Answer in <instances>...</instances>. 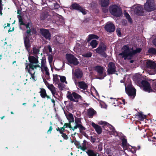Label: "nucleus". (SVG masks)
Returning <instances> with one entry per match:
<instances>
[{
  "label": "nucleus",
  "mask_w": 156,
  "mask_h": 156,
  "mask_svg": "<svg viewBox=\"0 0 156 156\" xmlns=\"http://www.w3.org/2000/svg\"><path fill=\"white\" fill-rule=\"evenodd\" d=\"M116 67L115 64L112 62H110L108 66L107 72L109 74H112L115 71Z\"/></svg>",
  "instance_id": "f3484780"
},
{
  "label": "nucleus",
  "mask_w": 156,
  "mask_h": 156,
  "mask_svg": "<svg viewBox=\"0 0 156 156\" xmlns=\"http://www.w3.org/2000/svg\"><path fill=\"white\" fill-rule=\"evenodd\" d=\"M86 152L88 156H97L96 154L92 150H89Z\"/></svg>",
  "instance_id": "473e14b6"
},
{
  "label": "nucleus",
  "mask_w": 156,
  "mask_h": 156,
  "mask_svg": "<svg viewBox=\"0 0 156 156\" xmlns=\"http://www.w3.org/2000/svg\"><path fill=\"white\" fill-rule=\"evenodd\" d=\"M48 16V14L47 12H43L41 15V20H44Z\"/></svg>",
  "instance_id": "f704fd0d"
},
{
  "label": "nucleus",
  "mask_w": 156,
  "mask_h": 156,
  "mask_svg": "<svg viewBox=\"0 0 156 156\" xmlns=\"http://www.w3.org/2000/svg\"><path fill=\"white\" fill-rule=\"evenodd\" d=\"M72 74L78 79L81 78L83 76L82 72V71L79 69H76L74 72L73 70Z\"/></svg>",
  "instance_id": "aec40b11"
},
{
  "label": "nucleus",
  "mask_w": 156,
  "mask_h": 156,
  "mask_svg": "<svg viewBox=\"0 0 156 156\" xmlns=\"http://www.w3.org/2000/svg\"><path fill=\"white\" fill-rule=\"evenodd\" d=\"M54 7L53 9H56L58 8L59 7V5L57 3H55L54 4Z\"/></svg>",
  "instance_id": "a18cd8bd"
},
{
  "label": "nucleus",
  "mask_w": 156,
  "mask_h": 156,
  "mask_svg": "<svg viewBox=\"0 0 156 156\" xmlns=\"http://www.w3.org/2000/svg\"><path fill=\"white\" fill-rule=\"evenodd\" d=\"M122 147H123V149L125 150L127 149L129 145L127 143L126 139L123 138L122 139Z\"/></svg>",
  "instance_id": "cd10ccee"
},
{
  "label": "nucleus",
  "mask_w": 156,
  "mask_h": 156,
  "mask_svg": "<svg viewBox=\"0 0 156 156\" xmlns=\"http://www.w3.org/2000/svg\"><path fill=\"white\" fill-rule=\"evenodd\" d=\"M92 56V54L91 52H89L83 55V56L86 57H90Z\"/></svg>",
  "instance_id": "79ce46f5"
},
{
  "label": "nucleus",
  "mask_w": 156,
  "mask_h": 156,
  "mask_svg": "<svg viewBox=\"0 0 156 156\" xmlns=\"http://www.w3.org/2000/svg\"><path fill=\"white\" fill-rule=\"evenodd\" d=\"M148 52L149 53L155 54H156V49L153 48H151L148 49Z\"/></svg>",
  "instance_id": "c9c22d12"
},
{
  "label": "nucleus",
  "mask_w": 156,
  "mask_h": 156,
  "mask_svg": "<svg viewBox=\"0 0 156 156\" xmlns=\"http://www.w3.org/2000/svg\"><path fill=\"white\" fill-rule=\"evenodd\" d=\"M51 102L53 103L54 105H55V101L54 99H51Z\"/></svg>",
  "instance_id": "bf43d9fd"
},
{
  "label": "nucleus",
  "mask_w": 156,
  "mask_h": 156,
  "mask_svg": "<svg viewBox=\"0 0 156 156\" xmlns=\"http://www.w3.org/2000/svg\"><path fill=\"white\" fill-rule=\"evenodd\" d=\"M40 32L42 36L46 39L50 40L51 39V35L49 31L46 29H41Z\"/></svg>",
  "instance_id": "2eb2a0df"
},
{
  "label": "nucleus",
  "mask_w": 156,
  "mask_h": 156,
  "mask_svg": "<svg viewBox=\"0 0 156 156\" xmlns=\"http://www.w3.org/2000/svg\"><path fill=\"white\" fill-rule=\"evenodd\" d=\"M98 44V43L96 40H93L90 43L91 46L93 48H94L96 47Z\"/></svg>",
  "instance_id": "72a5a7b5"
},
{
  "label": "nucleus",
  "mask_w": 156,
  "mask_h": 156,
  "mask_svg": "<svg viewBox=\"0 0 156 156\" xmlns=\"http://www.w3.org/2000/svg\"><path fill=\"white\" fill-rule=\"evenodd\" d=\"M66 58L68 62L70 64L76 66L79 63L78 59L72 55L66 54Z\"/></svg>",
  "instance_id": "1a4fd4ad"
},
{
  "label": "nucleus",
  "mask_w": 156,
  "mask_h": 156,
  "mask_svg": "<svg viewBox=\"0 0 156 156\" xmlns=\"http://www.w3.org/2000/svg\"><path fill=\"white\" fill-rule=\"evenodd\" d=\"M103 12H104L105 13L107 12L108 11V9H103Z\"/></svg>",
  "instance_id": "4d7b16f0"
},
{
  "label": "nucleus",
  "mask_w": 156,
  "mask_h": 156,
  "mask_svg": "<svg viewBox=\"0 0 156 156\" xmlns=\"http://www.w3.org/2000/svg\"><path fill=\"white\" fill-rule=\"evenodd\" d=\"M138 116V118L140 120L142 121L146 117V116L142 114V113L138 112L136 115Z\"/></svg>",
  "instance_id": "2f4dec72"
},
{
  "label": "nucleus",
  "mask_w": 156,
  "mask_h": 156,
  "mask_svg": "<svg viewBox=\"0 0 156 156\" xmlns=\"http://www.w3.org/2000/svg\"><path fill=\"white\" fill-rule=\"evenodd\" d=\"M56 130H57V131H59V132H60V128H57L56 129Z\"/></svg>",
  "instance_id": "0e129e2a"
},
{
  "label": "nucleus",
  "mask_w": 156,
  "mask_h": 156,
  "mask_svg": "<svg viewBox=\"0 0 156 156\" xmlns=\"http://www.w3.org/2000/svg\"><path fill=\"white\" fill-rule=\"evenodd\" d=\"M62 84L61 83H60L58 84V87L60 89H62L63 87L62 86Z\"/></svg>",
  "instance_id": "3c124183"
},
{
  "label": "nucleus",
  "mask_w": 156,
  "mask_h": 156,
  "mask_svg": "<svg viewBox=\"0 0 156 156\" xmlns=\"http://www.w3.org/2000/svg\"><path fill=\"white\" fill-rule=\"evenodd\" d=\"M95 50L97 53L103 55L104 57H106V55L105 52L106 50V46L104 43H100L98 47Z\"/></svg>",
  "instance_id": "f8f14e48"
},
{
  "label": "nucleus",
  "mask_w": 156,
  "mask_h": 156,
  "mask_svg": "<svg viewBox=\"0 0 156 156\" xmlns=\"http://www.w3.org/2000/svg\"><path fill=\"white\" fill-rule=\"evenodd\" d=\"M39 93H40L41 97L43 98L46 97L47 99L50 98L49 96L47 95L45 90L43 88L41 89Z\"/></svg>",
  "instance_id": "393cba45"
},
{
  "label": "nucleus",
  "mask_w": 156,
  "mask_h": 156,
  "mask_svg": "<svg viewBox=\"0 0 156 156\" xmlns=\"http://www.w3.org/2000/svg\"><path fill=\"white\" fill-rule=\"evenodd\" d=\"M131 10L138 15H141L143 13V9L140 5H134L131 8Z\"/></svg>",
  "instance_id": "9d476101"
},
{
  "label": "nucleus",
  "mask_w": 156,
  "mask_h": 156,
  "mask_svg": "<svg viewBox=\"0 0 156 156\" xmlns=\"http://www.w3.org/2000/svg\"><path fill=\"white\" fill-rule=\"evenodd\" d=\"M88 144V143L86 140H84L83 141V143L81 145L80 144L78 148H80L83 151H85L87 149V146Z\"/></svg>",
  "instance_id": "b1692460"
},
{
  "label": "nucleus",
  "mask_w": 156,
  "mask_h": 156,
  "mask_svg": "<svg viewBox=\"0 0 156 156\" xmlns=\"http://www.w3.org/2000/svg\"><path fill=\"white\" fill-rule=\"evenodd\" d=\"M37 67H39L42 72L48 77L49 75V70L47 67L46 65V58L45 57H42L41 59V65L38 64L34 65L32 64L29 65L30 69L28 70V72L31 75V77L34 79V74L35 71L34 69H36Z\"/></svg>",
  "instance_id": "f03ea898"
},
{
  "label": "nucleus",
  "mask_w": 156,
  "mask_h": 156,
  "mask_svg": "<svg viewBox=\"0 0 156 156\" xmlns=\"http://www.w3.org/2000/svg\"><path fill=\"white\" fill-rule=\"evenodd\" d=\"M141 49L140 48H137L135 50H133L132 48H129L127 45H125L121 49L122 52L119 54L124 59H131L136 54L140 52Z\"/></svg>",
  "instance_id": "7ed1b4c3"
},
{
  "label": "nucleus",
  "mask_w": 156,
  "mask_h": 156,
  "mask_svg": "<svg viewBox=\"0 0 156 156\" xmlns=\"http://www.w3.org/2000/svg\"><path fill=\"white\" fill-rule=\"evenodd\" d=\"M105 28L107 31L109 32H113L115 29L114 25L111 22H108L105 26Z\"/></svg>",
  "instance_id": "a211bd4d"
},
{
  "label": "nucleus",
  "mask_w": 156,
  "mask_h": 156,
  "mask_svg": "<svg viewBox=\"0 0 156 156\" xmlns=\"http://www.w3.org/2000/svg\"><path fill=\"white\" fill-rule=\"evenodd\" d=\"M95 70L100 75L102 74L103 71V68L102 67L99 66H96Z\"/></svg>",
  "instance_id": "c85d7f7f"
},
{
  "label": "nucleus",
  "mask_w": 156,
  "mask_h": 156,
  "mask_svg": "<svg viewBox=\"0 0 156 156\" xmlns=\"http://www.w3.org/2000/svg\"><path fill=\"white\" fill-rule=\"evenodd\" d=\"M74 144L75 145L78 146V147L79 146V145L78 142L77 141H76L74 142Z\"/></svg>",
  "instance_id": "5fc2aeb1"
},
{
  "label": "nucleus",
  "mask_w": 156,
  "mask_h": 156,
  "mask_svg": "<svg viewBox=\"0 0 156 156\" xmlns=\"http://www.w3.org/2000/svg\"><path fill=\"white\" fill-rule=\"evenodd\" d=\"M141 78V75H139L137 77H136L135 78L136 82L140 86L142 85L143 90L145 91L148 92H152L153 90L150 84L146 81H143Z\"/></svg>",
  "instance_id": "20e7f679"
},
{
  "label": "nucleus",
  "mask_w": 156,
  "mask_h": 156,
  "mask_svg": "<svg viewBox=\"0 0 156 156\" xmlns=\"http://www.w3.org/2000/svg\"><path fill=\"white\" fill-rule=\"evenodd\" d=\"M92 126L94 128L96 132L99 134H101L102 132L101 127L98 125L96 124L93 122L91 123Z\"/></svg>",
  "instance_id": "5701e85b"
},
{
  "label": "nucleus",
  "mask_w": 156,
  "mask_h": 156,
  "mask_svg": "<svg viewBox=\"0 0 156 156\" xmlns=\"http://www.w3.org/2000/svg\"><path fill=\"white\" fill-rule=\"evenodd\" d=\"M77 128L79 129L80 132L81 131L85 130V128L82 126L81 123H76L75 126H74L73 129H72V130L73 131H74L75 129H76Z\"/></svg>",
  "instance_id": "bb28decb"
},
{
  "label": "nucleus",
  "mask_w": 156,
  "mask_h": 156,
  "mask_svg": "<svg viewBox=\"0 0 156 156\" xmlns=\"http://www.w3.org/2000/svg\"><path fill=\"white\" fill-rule=\"evenodd\" d=\"M146 65L148 68L154 71V73H156V64L154 62L150 60H147L146 62Z\"/></svg>",
  "instance_id": "4468645a"
},
{
  "label": "nucleus",
  "mask_w": 156,
  "mask_h": 156,
  "mask_svg": "<svg viewBox=\"0 0 156 156\" xmlns=\"http://www.w3.org/2000/svg\"><path fill=\"white\" fill-rule=\"evenodd\" d=\"M2 55H0V60L2 59Z\"/></svg>",
  "instance_id": "774afa93"
},
{
  "label": "nucleus",
  "mask_w": 156,
  "mask_h": 156,
  "mask_svg": "<svg viewBox=\"0 0 156 156\" xmlns=\"http://www.w3.org/2000/svg\"><path fill=\"white\" fill-rule=\"evenodd\" d=\"M62 136L65 140H67L68 139V136L67 135L64 133H62Z\"/></svg>",
  "instance_id": "de8ad7c7"
},
{
  "label": "nucleus",
  "mask_w": 156,
  "mask_h": 156,
  "mask_svg": "<svg viewBox=\"0 0 156 156\" xmlns=\"http://www.w3.org/2000/svg\"><path fill=\"white\" fill-rule=\"evenodd\" d=\"M33 53L34 55H37L38 54L39 52V49L36 48V47H34L33 49Z\"/></svg>",
  "instance_id": "ea45409f"
},
{
  "label": "nucleus",
  "mask_w": 156,
  "mask_h": 156,
  "mask_svg": "<svg viewBox=\"0 0 156 156\" xmlns=\"http://www.w3.org/2000/svg\"><path fill=\"white\" fill-rule=\"evenodd\" d=\"M115 102H114V103H113L112 105H114V106H116V105H115L114 104H115V103L116 102H117V101L115 100Z\"/></svg>",
  "instance_id": "052dcab7"
},
{
  "label": "nucleus",
  "mask_w": 156,
  "mask_h": 156,
  "mask_svg": "<svg viewBox=\"0 0 156 156\" xmlns=\"http://www.w3.org/2000/svg\"><path fill=\"white\" fill-rule=\"evenodd\" d=\"M153 44L156 46V38L154 39L153 41Z\"/></svg>",
  "instance_id": "6e6d98bb"
},
{
  "label": "nucleus",
  "mask_w": 156,
  "mask_h": 156,
  "mask_svg": "<svg viewBox=\"0 0 156 156\" xmlns=\"http://www.w3.org/2000/svg\"><path fill=\"white\" fill-rule=\"evenodd\" d=\"M54 16L56 20V22L58 23V24H59V23H61V24H60L64 23V20L61 15H59L56 13H55L54 15Z\"/></svg>",
  "instance_id": "412c9836"
},
{
  "label": "nucleus",
  "mask_w": 156,
  "mask_h": 156,
  "mask_svg": "<svg viewBox=\"0 0 156 156\" xmlns=\"http://www.w3.org/2000/svg\"><path fill=\"white\" fill-rule=\"evenodd\" d=\"M53 57L51 55H49L48 56V60L49 62L51 65L52 63L53 60Z\"/></svg>",
  "instance_id": "37998d69"
},
{
  "label": "nucleus",
  "mask_w": 156,
  "mask_h": 156,
  "mask_svg": "<svg viewBox=\"0 0 156 156\" xmlns=\"http://www.w3.org/2000/svg\"><path fill=\"white\" fill-rule=\"evenodd\" d=\"M75 83L77 87L84 90L87 89V85L83 81H80L77 82L75 81Z\"/></svg>",
  "instance_id": "6ab92c4d"
},
{
  "label": "nucleus",
  "mask_w": 156,
  "mask_h": 156,
  "mask_svg": "<svg viewBox=\"0 0 156 156\" xmlns=\"http://www.w3.org/2000/svg\"><path fill=\"white\" fill-rule=\"evenodd\" d=\"M59 77L62 82L65 83L66 84L67 83V82L66 80V77L65 76H60Z\"/></svg>",
  "instance_id": "e433bc0d"
},
{
  "label": "nucleus",
  "mask_w": 156,
  "mask_h": 156,
  "mask_svg": "<svg viewBox=\"0 0 156 156\" xmlns=\"http://www.w3.org/2000/svg\"><path fill=\"white\" fill-rule=\"evenodd\" d=\"M69 126V128L73 129L70 124H69V126Z\"/></svg>",
  "instance_id": "69168bd1"
},
{
  "label": "nucleus",
  "mask_w": 156,
  "mask_h": 156,
  "mask_svg": "<svg viewBox=\"0 0 156 156\" xmlns=\"http://www.w3.org/2000/svg\"><path fill=\"white\" fill-rule=\"evenodd\" d=\"M125 90L126 93L130 96H133V98L135 96L136 90L133 87L130 83H129L127 85H125Z\"/></svg>",
  "instance_id": "6e6552de"
},
{
  "label": "nucleus",
  "mask_w": 156,
  "mask_h": 156,
  "mask_svg": "<svg viewBox=\"0 0 156 156\" xmlns=\"http://www.w3.org/2000/svg\"><path fill=\"white\" fill-rule=\"evenodd\" d=\"M88 39L89 40H90L92 39L95 38L96 39H98L99 37L97 35L94 34H90L88 36Z\"/></svg>",
  "instance_id": "4c0bfd02"
},
{
  "label": "nucleus",
  "mask_w": 156,
  "mask_h": 156,
  "mask_svg": "<svg viewBox=\"0 0 156 156\" xmlns=\"http://www.w3.org/2000/svg\"><path fill=\"white\" fill-rule=\"evenodd\" d=\"M116 32L118 36H120L121 35V34L120 32V28H117L116 30Z\"/></svg>",
  "instance_id": "49530a36"
},
{
  "label": "nucleus",
  "mask_w": 156,
  "mask_h": 156,
  "mask_svg": "<svg viewBox=\"0 0 156 156\" xmlns=\"http://www.w3.org/2000/svg\"><path fill=\"white\" fill-rule=\"evenodd\" d=\"M60 76L57 74L53 75V80L54 81L57 82L59 80L58 77Z\"/></svg>",
  "instance_id": "58836bf2"
},
{
  "label": "nucleus",
  "mask_w": 156,
  "mask_h": 156,
  "mask_svg": "<svg viewBox=\"0 0 156 156\" xmlns=\"http://www.w3.org/2000/svg\"><path fill=\"white\" fill-rule=\"evenodd\" d=\"M144 9L147 11L151 12L155 10L156 6L154 0H147L144 5Z\"/></svg>",
  "instance_id": "423d86ee"
},
{
  "label": "nucleus",
  "mask_w": 156,
  "mask_h": 156,
  "mask_svg": "<svg viewBox=\"0 0 156 156\" xmlns=\"http://www.w3.org/2000/svg\"><path fill=\"white\" fill-rule=\"evenodd\" d=\"M52 128L51 126H50L49 129L47 131V133H51V131H52Z\"/></svg>",
  "instance_id": "603ef678"
},
{
  "label": "nucleus",
  "mask_w": 156,
  "mask_h": 156,
  "mask_svg": "<svg viewBox=\"0 0 156 156\" xmlns=\"http://www.w3.org/2000/svg\"><path fill=\"white\" fill-rule=\"evenodd\" d=\"M67 97L69 100L72 101L77 102L78 101L77 100L83 101V99L81 96L74 91L72 93L68 92Z\"/></svg>",
  "instance_id": "0eeeda50"
},
{
  "label": "nucleus",
  "mask_w": 156,
  "mask_h": 156,
  "mask_svg": "<svg viewBox=\"0 0 156 156\" xmlns=\"http://www.w3.org/2000/svg\"><path fill=\"white\" fill-rule=\"evenodd\" d=\"M48 49H49V51L50 52H51V48L50 46H49L48 47Z\"/></svg>",
  "instance_id": "680f3d73"
},
{
  "label": "nucleus",
  "mask_w": 156,
  "mask_h": 156,
  "mask_svg": "<svg viewBox=\"0 0 156 156\" xmlns=\"http://www.w3.org/2000/svg\"><path fill=\"white\" fill-rule=\"evenodd\" d=\"M65 131V128H64L63 127H62V128H60V133H63V132Z\"/></svg>",
  "instance_id": "8fccbe9b"
},
{
  "label": "nucleus",
  "mask_w": 156,
  "mask_h": 156,
  "mask_svg": "<svg viewBox=\"0 0 156 156\" xmlns=\"http://www.w3.org/2000/svg\"><path fill=\"white\" fill-rule=\"evenodd\" d=\"M99 2L101 7H106L109 5L110 0H99Z\"/></svg>",
  "instance_id": "4be33fe9"
},
{
  "label": "nucleus",
  "mask_w": 156,
  "mask_h": 156,
  "mask_svg": "<svg viewBox=\"0 0 156 156\" xmlns=\"http://www.w3.org/2000/svg\"><path fill=\"white\" fill-rule=\"evenodd\" d=\"M125 15L126 18L128 19L130 23H132V20L129 15L127 13H125Z\"/></svg>",
  "instance_id": "a19ab883"
},
{
  "label": "nucleus",
  "mask_w": 156,
  "mask_h": 156,
  "mask_svg": "<svg viewBox=\"0 0 156 156\" xmlns=\"http://www.w3.org/2000/svg\"><path fill=\"white\" fill-rule=\"evenodd\" d=\"M96 112L93 109L90 108L88 110L87 114L90 118H92L93 116L95 113Z\"/></svg>",
  "instance_id": "7c9ffc66"
},
{
  "label": "nucleus",
  "mask_w": 156,
  "mask_h": 156,
  "mask_svg": "<svg viewBox=\"0 0 156 156\" xmlns=\"http://www.w3.org/2000/svg\"><path fill=\"white\" fill-rule=\"evenodd\" d=\"M133 62V60H131L130 61V62L131 63Z\"/></svg>",
  "instance_id": "338daca9"
},
{
  "label": "nucleus",
  "mask_w": 156,
  "mask_h": 156,
  "mask_svg": "<svg viewBox=\"0 0 156 156\" xmlns=\"http://www.w3.org/2000/svg\"><path fill=\"white\" fill-rule=\"evenodd\" d=\"M94 4H95V3L94 2H92L90 4V6L91 7H93V6H94Z\"/></svg>",
  "instance_id": "13d9d810"
},
{
  "label": "nucleus",
  "mask_w": 156,
  "mask_h": 156,
  "mask_svg": "<svg viewBox=\"0 0 156 156\" xmlns=\"http://www.w3.org/2000/svg\"><path fill=\"white\" fill-rule=\"evenodd\" d=\"M90 138L91 142L94 143L95 142L96 139L95 137L94 136H91Z\"/></svg>",
  "instance_id": "09e8293b"
},
{
  "label": "nucleus",
  "mask_w": 156,
  "mask_h": 156,
  "mask_svg": "<svg viewBox=\"0 0 156 156\" xmlns=\"http://www.w3.org/2000/svg\"><path fill=\"white\" fill-rule=\"evenodd\" d=\"M99 124L101 125H103L104 126H108L109 128L111 129L110 133L111 134L115 136H116L118 135V133L116 131L113 126L109 124L108 123L106 122L101 121L99 122Z\"/></svg>",
  "instance_id": "9b49d317"
},
{
  "label": "nucleus",
  "mask_w": 156,
  "mask_h": 156,
  "mask_svg": "<svg viewBox=\"0 0 156 156\" xmlns=\"http://www.w3.org/2000/svg\"><path fill=\"white\" fill-rule=\"evenodd\" d=\"M38 57L37 56L35 57L32 56H29L28 57V59L29 62L30 63L28 66H26V68L28 70L30 69L29 65L30 64H32L33 65V64H37L38 63Z\"/></svg>",
  "instance_id": "dca6fc26"
},
{
  "label": "nucleus",
  "mask_w": 156,
  "mask_h": 156,
  "mask_svg": "<svg viewBox=\"0 0 156 156\" xmlns=\"http://www.w3.org/2000/svg\"><path fill=\"white\" fill-rule=\"evenodd\" d=\"M71 9L79 10L83 15H85L87 13L86 10L83 9L78 4L76 3L72 4L71 6Z\"/></svg>",
  "instance_id": "ddd939ff"
},
{
  "label": "nucleus",
  "mask_w": 156,
  "mask_h": 156,
  "mask_svg": "<svg viewBox=\"0 0 156 156\" xmlns=\"http://www.w3.org/2000/svg\"><path fill=\"white\" fill-rule=\"evenodd\" d=\"M47 86L53 95L55 97V94L56 93V90L55 87L53 86L52 84H48Z\"/></svg>",
  "instance_id": "a878e982"
},
{
  "label": "nucleus",
  "mask_w": 156,
  "mask_h": 156,
  "mask_svg": "<svg viewBox=\"0 0 156 156\" xmlns=\"http://www.w3.org/2000/svg\"><path fill=\"white\" fill-rule=\"evenodd\" d=\"M20 28L23 30H27L25 36L24 37V39L26 48L29 52L30 51V48L33 41L32 39L29 36L30 35L31 32L32 34H35L36 32L34 29H32L30 23L25 24L23 22L21 21L20 20Z\"/></svg>",
  "instance_id": "f257e3e1"
},
{
  "label": "nucleus",
  "mask_w": 156,
  "mask_h": 156,
  "mask_svg": "<svg viewBox=\"0 0 156 156\" xmlns=\"http://www.w3.org/2000/svg\"><path fill=\"white\" fill-rule=\"evenodd\" d=\"M75 124L81 123L80 119L79 118H76L75 119Z\"/></svg>",
  "instance_id": "c03bdc74"
},
{
  "label": "nucleus",
  "mask_w": 156,
  "mask_h": 156,
  "mask_svg": "<svg viewBox=\"0 0 156 156\" xmlns=\"http://www.w3.org/2000/svg\"><path fill=\"white\" fill-rule=\"evenodd\" d=\"M109 10L112 15L116 16H120L122 14L120 8L116 5L110 6L109 8Z\"/></svg>",
  "instance_id": "39448f33"
},
{
  "label": "nucleus",
  "mask_w": 156,
  "mask_h": 156,
  "mask_svg": "<svg viewBox=\"0 0 156 156\" xmlns=\"http://www.w3.org/2000/svg\"><path fill=\"white\" fill-rule=\"evenodd\" d=\"M122 101L123 103V104L124 105H125V99H122Z\"/></svg>",
  "instance_id": "e2e57ef3"
},
{
  "label": "nucleus",
  "mask_w": 156,
  "mask_h": 156,
  "mask_svg": "<svg viewBox=\"0 0 156 156\" xmlns=\"http://www.w3.org/2000/svg\"><path fill=\"white\" fill-rule=\"evenodd\" d=\"M69 126V124L68 123H65L64 126L63 127L64 128H67L68 126Z\"/></svg>",
  "instance_id": "864d4df0"
},
{
  "label": "nucleus",
  "mask_w": 156,
  "mask_h": 156,
  "mask_svg": "<svg viewBox=\"0 0 156 156\" xmlns=\"http://www.w3.org/2000/svg\"><path fill=\"white\" fill-rule=\"evenodd\" d=\"M66 118L69 122H73L74 121V119L72 114L69 113L66 114Z\"/></svg>",
  "instance_id": "c756f323"
}]
</instances>
